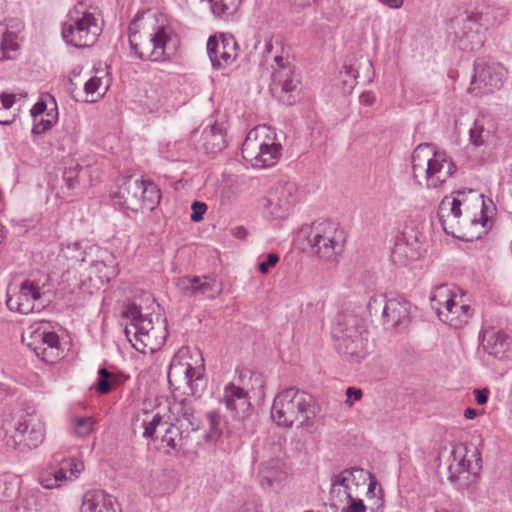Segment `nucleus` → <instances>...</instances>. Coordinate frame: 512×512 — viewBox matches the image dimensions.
<instances>
[{
    "label": "nucleus",
    "mask_w": 512,
    "mask_h": 512,
    "mask_svg": "<svg viewBox=\"0 0 512 512\" xmlns=\"http://www.w3.org/2000/svg\"><path fill=\"white\" fill-rule=\"evenodd\" d=\"M378 1L381 2L383 5H386L392 9L400 8L404 2L403 0H378Z\"/></svg>",
    "instance_id": "obj_54"
},
{
    "label": "nucleus",
    "mask_w": 512,
    "mask_h": 512,
    "mask_svg": "<svg viewBox=\"0 0 512 512\" xmlns=\"http://www.w3.org/2000/svg\"><path fill=\"white\" fill-rule=\"evenodd\" d=\"M103 18L97 6L79 1L62 25L64 41L77 48L93 46L103 30Z\"/></svg>",
    "instance_id": "obj_7"
},
{
    "label": "nucleus",
    "mask_w": 512,
    "mask_h": 512,
    "mask_svg": "<svg viewBox=\"0 0 512 512\" xmlns=\"http://www.w3.org/2000/svg\"><path fill=\"white\" fill-rule=\"evenodd\" d=\"M200 282V277H181L177 280L176 286L177 288L185 295H196L199 293L198 287Z\"/></svg>",
    "instance_id": "obj_43"
},
{
    "label": "nucleus",
    "mask_w": 512,
    "mask_h": 512,
    "mask_svg": "<svg viewBox=\"0 0 512 512\" xmlns=\"http://www.w3.org/2000/svg\"><path fill=\"white\" fill-rule=\"evenodd\" d=\"M298 188L287 182L274 187L269 193L267 209L274 218H284L297 201Z\"/></svg>",
    "instance_id": "obj_25"
},
{
    "label": "nucleus",
    "mask_w": 512,
    "mask_h": 512,
    "mask_svg": "<svg viewBox=\"0 0 512 512\" xmlns=\"http://www.w3.org/2000/svg\"><path fill=\"white\" fill-rule=\"evenodd\" d=\"M26 96V93H2L0 95V124L9 125L15 121L20 111L18 102Z\"/></svg>",
    "instance_id": "obj_31"
},
{
    "label": "nucleus",
    "mask_w": 512,
    "mask_h": 512,
    "mask_svg": "<svg viewBox=\"0 0 512 512\" xmlns=\"http://www.w3.org/2000/svg\"><path fill=\"white\" fill-rule=\"evenodd\" d=\"M488 13L482 10L474 9L466 11L462 19V24L456 36L460 42V48L463 50H474L482 46L484 42V32L488 28Z\"/></svg>",
    "instance_id": "obj_22"
},
{
    "label": "nucleus",
    "mask_w": 512,
    "mask_h": 512,
    "mask_svg": "<svg viewBox=\"0 0 512 512\" xmlns=\"http://www.w3.org/2000/svg\"><path fill=\"white\" fill-rule=\"evenodd\" d=\"M66 249L67 250L73 249V250L79 251V250H81V246L79 243H72V244H68L66 246Z\"/></svg>",
    "instance_id": "obj_56"
},
{
    "label": "nucleus",
    "mask_w": 512,
    "mask_h": 512,
    "mask_svg": "<svg viewBox=\"0 0 512 512\" xmlns=\"http://www.w3.org/2000/svg\"><path fill=\"white\" fill-rule=\"evenodd\" d=\"M476 416H477V411L475 409L467 408L464 411V417L466 419H474Z\"/></svg>",
    "instance_id": "obj_55"
},
{
    "label": "nucleus",
    "mask_w": 512,
    "mask_h": 512,
    "mask_svg": "<svg viewBox=\"0 0 512 512\" xmlns=\"http://www.w3.org/2000/svg\"><path fill=\"white\" fill-rule=\"evenodd\" d=\"M172 30L161 15L147 11L138 14L129 26L131 50L141 60L164 61Z\"/></svg>",
    "instance_id": "obj_3"
},
{
    "label": "nucleus",
    "mask_w": 512,
    "mask_h": 512,
    "mask_svg": "<svg viewBox=\"0 0 512 512\" xmlns=\"http://www.w3.org/2000/svg\"><path fill=\"white\" fill-rule=\"evenodd\" d=\"M367 308L372 315H381L383 324L389 328L405 325L410 320V305L402 298H387L383 294L370 297Z\"/></svg>",
    "instance_id": "obj_20"
},
{
    "label": "nucleus",
    "mask_w": 512,
    "mask_h": 512,
    "mask_svg": "<svg viewBox=\"0 0 512 512\" xmlns=\"http://www.w3.org/2000/svg\"><path fill=\"white\" fill-rule=\"evenodd\" d=\"M57 112L56 106L50 109L49 112L45 113L42 117L38 118L37 121H34V125L32 128V132L34 134H42L48 129H50L54 123L57 121Z\"/></svg>",
    "instance_id": "obj_42"
},
{
    "label": "nucleus",
    "mask_w": 512,
    "mask_h": 512,
    "mask_svg": "<svg viewBox=\"0 0 512 512\" xmlns=\"http://www.w3.org/2000/svg\"><path fill=\"white\" fill-rule=\"evenodd\" d=\"M81 512H120L115 497L102 491H87L82 500Z\"/></svg>",
    "instance_id": "obj_28"
},
{
    "label": "nucleus",
    "mask_w": 512,
    "mask_h": 512,
    "mask_svg": "<svg viewBox=\"0 0 512 512\" xmlns=\"http://www.w3.org/2000/svg\"><path fill=\"white\" fill-rule=\"evenodd\" d=\"M46 108V104L43 101H39L33 106L31 109V115L34 121H37L38 118L45 114Z\"/></svg>",
    "instance_id": "obj_50"
},
{
    "label": "nucleus",
    "mask_w": 512,
    "mask_h": 512,
    "mask_svg": "<svg viewBox=\"0 0 512 512\" xmlns=\"http://www.w3.org/2000/svg\"><path fill=\"white\" fill-rule=\"evenodd\" d=\"M56 470L65 476V481L73 480L84 470V463L81 460L70 458L63 460Z\"/></svg>",
    "instance_id": "obj_38"
},
{
    "label": "nucleus",
    "mask_w": 512,
    "mask_h": 512,
    "mask_svg": "<svg viewBox=\"0 0 512 512\" xmlns=\"http://www.w3.org/2000/svg\"><path fill=\"white\" fill-rule=\"evenodd\" d=\"M242 156L253 167L266 168L275 165L281 157L282 146L276 133L262 125L250 130L242 144Z\"/></svg>",
    "instance_id": "obj_13"
},
{
    "label": "nucleus",
    "mask_w": 512,
    "mask_h": 512,
    "mask_svg": "<svg viewBox=\"0 0 512 512\" xmlns=\"http://www.w3.org/2000/svg\"><path fill=\"white\" fill-rule=\"evenodd\" d=\"M125 315L131 320L125 334L132 346L141 353L159 350L167 338L166 320L160 314H142L136 305H130Z\"/></svg>",
    "instance_id": "obj_8"
},
{
    "label": "nucleus",
    "mask_w": 512,
    "mask_h": 512,
    "mask_svg": "<svg viewBox=\"0 0 512 512\" xmlns=\"http://www.w3.org/2000/svg\"><path fill=\"white\" fill-rule=\"evenodd\" d=\"M307 240L319 258L334 261L343 251L345 236L337 223L319 220L312 223Z\"/></svg>",
    "instance_id": "obj_16"
},
{
    "label": "nucleus",
    "mask_w": 512,
    "mask_h": 512,
    "mask_svg": "<svg viewBox=\"0 0 512 512\" xmlns=\"http://www.w3.org/2000/svg\"><path fill=\"white\" fill-rule=\"evenodd\" d=\"M265 53L267 61L272 59L274 62L271 65V90L278 94L284 103L292 104L290 93L297 90L299 81L291 65L288 51L279 39H270L265 43Z\"/></svg>",
    "instance_id": "obj_14"
},
{
    "label": "nucleus",
    "mask_w": 512,
    "mask_h": 512,
    "mask_svg": "<svg viewBox=\"0 0 512 512\" xmlns=\"http://www.w3.org/2000/svg\"><path fill=\"white\" fill-rule=\"evenodd\" d=\"M345 69H346L347 74L350 73V71H351L350 69H348V68H345Z\"/></svg>",
    "instance_id": "obj_58"
},
{
    "label": "nucleus",
    "mask_w": 512,
    "mask_h": 512,
    "mask_svg": "<svg viewBox=\"0 0 512 512\" xmlns=\"http://www.w3.org/2000/svg\"><path fill=\"white\" fill-rule=\"evenodd\" d=\"M459 290L456 287L444 284L437 286L430 296L431 307L438 308L439 304L444 301H452V297H456Z\"/></svg>",
    "instance_id": "obj_37"
},
{
    "label": "nucleus",
    "mask_w": 512,
    "mask_h": 512,
    "mask_svg": "<svg viewBox=\"0 0 512 512\" xmlns=\"http://www.w3.org/2000/svg\"><path fill=\"white\" fill-rule=\"evenodd\" d=\"M65 481V476L61 474V472H58L57 470H54L52 472L47 473L41 478V485L46 489H53L56 487H59L62 482Z\"/></svg>",
    "instance_id": "obj_45"
},
{
    "label": "nucleus",
    "mask_w": 512,
    "mask_h": 512,
    "mask_svg": "<svg viewBox=\"0 0 512 512\" xmlns=\"http://www.w3.org/2000/svg\"><path fill=\"white\" fill-rule=\"evenodd\" d=\"M22 341L46 363H55L62 356L58 335L51 331L47 323L30 325L22 334Z\"/></svg>",
    "instance_id": "obj_19"
},
{
    "label": "nucleus",
    "mask_w": 512,
    "mask_h": 512,
    "mask_svg": "<svg viewBox=\"0 0 512 512\" xmlns=\"http://www.w3.org/2000/svg\"><path fill=\"white\" fill-rule=\"evenodd\" d=\"M208 427L204 435L206 443L214 444L217 443L223 435L224 424L221 415L216 411H210L207 413Z\"/></svg>",
    "instance_id": "obj_34"
},
{
    "label": "nucleus",
    "mask_w": 512,
    "mask_h": 512,
    "mask_svg": "<svg viewBox=\"0 0 512 512\" xmlns=\"http://www.w3.org/2000/svg\"><path fill=\"white\" fill-rule=\"evenodd\" d=\"M49 282L47 274L42 275L38 280H24L17 291L8 293L6 300L7 307L11 311L21 314H29L40 311L45 307L43 297L46 293L45 288Z\"/></svg>",
    "instance_id": "obj_18"
},
{
    "label": "nucleus",
    "mask_w": 512,
    "mask_h": 512,
    "mask_svg": "<svg viewBox=\"0 0 512 512\" xmlns=\"http://www.w3.org/2000/svg\"><path fill=\"white\" fill-rule=\"evenodd\" d=\"M203 145L207 152L215 153L225 147L224 132L221 128L213 125L203 131Z\"/></svg>",
    "instance_id": "obj_33"
},
{
    "label": "nucleus",
    "mask_w": 512,
    "mask_h": 512,
    "mask_svg": "<svg viewBox=\"0 0 512 512\" xmlns=\"http://www.w3.org/2000/svg\"><path fill=\"white\" fill-rule=\"evenodd\" d=\"M172 416L161 414L159 409L141 410L132 420L135 434L160 439L164 447L172 450L191 452L196 447L198 423L193 408L185 402L169 407Z\"/></svg>",
    "instance_id": "obj_1"
},
{
    "label": "nucleus",
    "mask_w": 512,
    "mask_h": 512,
    "mask_svg": "<svg viewBox=\"0 0 512 512\" xmlns=\"http://www.w3.org/2000/svg\"><path fill=\"white\" fill-rule=\"evenodd\" d=\"M482 345L489 354L504 358L508 357L512 350V339L502 331L486 329L483 333Z\"/></svg>",
    "instance_id": "obj_29"
},
{
    "label": "nucleus",
    "mask_w": 512,
    "mask_h": 512,
    "mask_svg": "<svg viewBox=\"0 0 512 512\" xmlns=\"http://www.w3.org/2000/svg\"><path fill=\"white\" fill-rule=\"evenodd\" d=\"M64 181L69 190H76L79 186L78 174H75L74 171L65 172Z\"/></svg>",
    "instance_id": "obj_49"
},
{
    "label": "nucleus",
    "mask_w": 512,
    "mask_h": 512,
    "mask_svg": "<svg viewBox=\"0 0 512 512\" xmlns=\"http://www.w3.org/2000/svg\"><path fill=\"white\" fill-rule=\"evenodd\" d=\"M440 469L447 471L450 481L463 480L470 482L482 468L481 453L474 446L462 443L453 445L449 451H444L440 456Z\"/></svg>",
    "instance_id": "obj_15"
},
{
    "label": "nucleus",
    "mask_w": 512,
    "mask_h": 512,
    "mask_svg": "<svg viewBox=\"0 0 512 512\" xmlns=\"http://www.w3.org/2000/svg\"><path fill=\"white\" fill-rule=\"evenodd\" d=\"M366 492L371 510L383 504L382 488L371 473L362 468H350L334 475L331 479L330 497L333 504L358 497Z\"/></svg>",
    "instance_id": "obj_6"
},
{
    "label": "nucleus",
    "mask_w": 512,
    "mask_h": 512,
    "mask_svg": "<svg viewBox=\"0 0 512 512\" xmlns=\"http://www.w3.org/2000/svg\"><path fill=\"white\" fill-rule=\"evenodd\" d=\"M22 29V22L18 19L0 23V61L14 58V53L19 48L18 36Z\"/></svg>",
    "instance_id": "obj_27"
},
{
    "label": "nucleus",
    "mask_w": 512,
    "mask_h": 512,
    "mask_svg": "<svg viewBox=\"0 0 512 512\" xmlns=\"http://www.w3.org/2000/svg\"><path fill=\"white\" fill-rule=\"evenodd\" d=\"M484 199L477 191H455L439 204L438 217L444 231L459 239L472 240L485 232L488 216Z\"/></svg>",
    "instance_id": "obj_2"
},
{
    "label": "nucleus",
    "mask_w": 512,
    "mask_h": 512,
    "mask_svg": "<svg viewBox=\"0 0 512 512\" xmlns=\"http://www.w3.org/2000/svg\"><path fill=\"white\" fill-rule=\"evenodd\" d=\"M71 423L74 435L80 438L90 435L95 426V422L91 417H73Z\"/></svg>",
    "instance_id": "obj_39"
},
{
    "label": "nucleus",
    "mask_w": 512,
    "mask_h": 512,
    "mask_svg": "<svg viewBox=\"0 0 512 512\" xmlns=\"http://www.w3.org/2000/svg\"><path fill=\"white\" fill-rule=\"evenodd\" d=\"M238 45L232 35L210 36L207 41V54L214 69L231 65L238 56Z\"/></svg>",
    "instance_id": "obj_23"
},
{
    "label": "nucleus",
    "mask_w": 512,
    "mask_h": 512,
    "mask_svg": "<svg viewBox=\"0 0 512 512\" xmlns=\"http://www.w3.org/2000/svg\"><path fill=\"white\" fill-rule=\"evenodd\" d=\"M279 261V256L275 253H270L267 259L258 264V270L262 274H267L272 267H274Z\"/></svg>",
    "instance_id": "obj_47"
},
{
    "label": "nucleus",
    "mask_w": 512,
    "mask_h": 512,
    "mask_svg": "<svg viewBox=\"0 0 512 512\" xmlns=\"http://www.w3.org/2000/svg\"><path fill=\"white\" fill-rule=\"evenodd\" d=\"M490 136V131L487 130L480 120H476L469 131L470 143L475 147H480L486 144Z\"/></svg>",
    "instance_id": "obj_40"
},
{
    "label": "nucleus",
    "mask_w": 512,
    "mask_h": 512,
    "mask_svg": "<svg viewBox=\"0 0 512 512\" xmlns=\"http://www.w3.org/2000/svg\"><path fill=\"white\" fill-rule=\"evenodd\" d=\"M204 364L199 351L181 347L171 360L168 382L187 395H198L204 388Z\"/></svg>",
    "instance_id": "obj_9"
},
{
    "label": "nucleus",
    "mask_w": 512,
    "mask_h": 512,
    "mask_svg": "<svg viewBox=\"0 0 512 512\" xmlns=\"http://www.w3.org/2000/svg\"><path fill=\"white\" fill-rule=\"evenodd\" d=\"M46 435V426L41 415L33 412L19 417L12 430L6 431V444L13 448L34 449L40 446Z\"/></svg>",
    "instance_id": "obj_17"
},
{
    "label": "nucleus",
    "mask_w": 512,
    "mask_h": 512,
    "mask_svg": "<svg viewBox=\"0 0 512 512\" xmlns=\"http://www.w3.org/2000/svg\"><path fill=\"white\" fill-rule=\"evenodd\" d=\"M346 396L348 398L347 401H346V404L348 406H352L353 402H351L350 399H354L356 401L360 400L361 397H362V391L360 389H357V388H354V387H349L346 390Z\"/></svg>",
    "instance_id": "obj_51"
},
{
    "label": "nucleus",
    "mask_w": 512,
    "mask_h": 512,
    "mask_svg": "<svg viewBox=\"0 0 512 512\" xmlns=\"http://www.w3.org/2000/svg\"><path fill=\"white\" fill-rule=\"evenodd\" d=\"M199 294L209 299H214L219 296L223 291V283L216 277L204 276L200 277Z\"/></svg>",
    "instance_id": "obj_36"
},
{
    "label": "nucleus",
    "mask_w": 512,
    "mask_h": 512,
    "mask_svg": "<svg viewBox=\"0 0 512 512\" xmlns=\"http://www.w3.org/2000/svg\"><path fill=\"white\" fill-rule=\"evenodd\" d=\"M271 416L280 427L309 428L316 416L315 401L300 389L286 388L275 396Z\"/></svg>",
    "instance_id": "obj_5"
},
{
    "label": "nucleus",
    "mask_w": 512,
    "mask_h": 512,
    "mask_svg": "<svg viewBox=\"0 0 512 512\" xmlns=\"http://www.w3.org/2000/svg\"><path fill=\"white\" fill-rule=\"evenodd\" d=\"M239 381V384L228 383L224 387L222 401L233 419L244 421L253 411L251 394L264 397L265 380L261 374L248 371L241 374Z\"/></svg>",
    "instance_id": "obj_11"
},
{
    "label": "nucleus",
    "mask_w": 512,
    "mask_h": 512,
    "mask_svg": "<svg viewBox=\"0 0 512 512\" xmlns=\"http://www.w3.org/2000/svg\"><path fill=\"white\" fill-rule=\"evenodd\" d=\"M212 12L215 15L233 14L239 7L241 0H209Z\"/></svg>",
    "instance_id": "obj_41"
},
{
    "label": "nucleus",
    "mask_w": 512,
    "mask_h": 512,
    "mask_svg": "<svg viewBox=\"0 0 512 512\" xmlns=\"http://www.w3.org/2000/svg\"><path fill=\"white\" fill-rule=\"evenodd\" d=\"M335 506H340V512H373L370 506H366L363 500L358 497H352V499H346L341 504H334Z\"/></svg>",
    "instance_id": "obj_44"
},
{
    "label": "nucleus",
    "mask_w": 512,
    "mask_h": 512,
    "mask_svg": "<svg viewBox=\"0 0 512 512\" xmlns=\"http://www.w3.org/2000/svg\"><path fill=\"white\" fill-rule=\"evenodd\" d=\"M110 83L111 79L106 68L94 69L84 82L81 100L87 103L97 102L106 94Z\"/></svg>",
    "instance_id": "obj_26"
},
{
    "label": "nucleus",
    "mask_w": 512,
    "mask_h": 512,
    "mask_svg": "<svg viewBox=\"0 0 512 512\" xmlns=\"http://www.w3.org/2000/svg\"><path fill=\"white\" fill-rule=\"evenodd\" d=\"M332 336L336 350L351 362L361 361L369 352L368 332L355 315L340 316Z\"/></svg>",
    "instance_id": "obj_12"
},
{
    "label": "nucleus",
    "mask_w": 512,
    "mask_h": 512,
    "mask_svg": "<svg viewBox=\"0 0 512 512\" xmlns=\"http://www.w3.org/2000/svg\"><path fill=\"white\" fill-rule=\"evenodd\" d=\"M471 316L472 309L470 305L465 302L463 296L456 302L455 305H453L447 312L444 313V317L441 319V321L457 329L467 324Z\"/></svg>",
    "instance_id": "obj_32"
},
{
    "label": "nucleus",
    "mask_w": 512,
    "mask_h": 512,
    "mask_svg": "<svg viewBox=\"0 0 512 512\" xmlns=\"http://www.w3.org/2000/svg\"><path fill=\"white\" fill-rule=\"evenodd\" d=\"M463 296V294L459 293L456 295V297H452V301H444L439 304L438 308H433L439 319L441 320L444 317V313L447 312L453 305H455L456 302Z\"/></svg>",
    "instance_id": "obj_48"
},
{
    "label": "nucleus",
    "mask_w": 512,
    "mask_h": 512,
    "mask_svg": "<svg viewBox=\"0 0 512 512\" xmlns=\"http://www.w3.org/2000/svg\"><path fill=\"white\" fill-rule=\"evenodd\" d=\"M474 395L476 401L479 405H484L488 399V390L487 389H476L474 390Z\"/></svg>",
    "instance_id": "obj_52"
},
{
    "label": "nucleus",
    "mask_w": 512,
    "mask_h": 512,
    "mask_svg": "<svg viewBox=\"0 0 512 512\" xmlns=\"http://www.w3.org/2000/svg\"><path fill=\"white\" fill-rule=\"evenodd\" d=\"M259 478L264 488L280 484L286 478L284 462L279 458L263 461L259 468Z\"/></svg>",
    "instance_id": "obj_30"
},
{
    "label": "nucleus",
    "mask_w": 512,
    "mask_h": 512,
    "mask_svg": "<svg viewBox=\"0 0 512 512\" xmlns=\"http://www.w3.org/2000/svg\"><path fill=\"white\" fill-rule=\"evenodd\" d=\"M456 172L452 158L430 144H420L411 155V174L414 182L425 189L442 187Z\"/></svg>",
    "instance_id": "obj_4"
},
{
    "label": "nucleus",
    "mask_w": 512,
    "mask_h": 512,
    "mask_svg": "<svg viewBox=\"0 0 512 512\" xmlns=\"http://www.w3.org/2000/svg\"><path fill=\"white\" fill-rule=\"evenodd\" d=\"M118 273L115 256L107 251L101 250L96 258L87 268V277L91 286L100 288L105 283L110 282Z\"/></svg>",
    "instance_id": "obj_24"
},
{
    "label": "nucleus",
    "mask_w": 512,
    "mask_h": 512,
    "mask_svg": "<svg viewBox=\"0 0 512 512\" xmlns=\"http://www.w3.org/2000/svg\"><path fill=\"white\" fill-rule=\"evenodd\" d=\"M192 213H191V220L194 222H199L203 219V215L205 214L207 210V205L203 202L194 201L191 206Z\"/></svg>",
    "instance_id": "obj_46"
},
{
    "label": "nucleus",
    "mask_w": 512,
    "mask_h": 512,
    "mask_svg": "<svg viewBox=\"0 0 512 512\" xmlns=\"http://www.w3.org/2000/svg\"><path fill=\"white\" fill-rule=\"evenodd\" d=\"M231 234L237 239H245L248 232L243 226H236L231 229Z\"/></svg>",
    "instance_id": "obj_53"
},
{
    "label": "nucleus",
    "mask_w": 512,
    "mask_h": 512,
    "mask_svg": "<svg viewBox=\"0 0 512 512\" xmlns=\"http://www.w3.org/2000/svg\"><path fill=\"white\" fill-rule=\"evenodd\" d=\"M241 512H261L260 509L256 506L247 507Z\"/></svg>",
    "instance_id": "obj_57"
},
{
    "label": "nucleus",
    "mask_w": 512,
    "mask_h": 512,
    "mask_svg": "<svg viewBox=\"0 0 512 512\" xmlns=\"http://www.w3.org/2000/svg\"><path fill=\"white\" fill-rule=\"evenodd\" d=\"M506 79V69L498 62L478 60L469 93L475 96L492 93L502 87Z\"/></svg>",
    "instance_id": "obj_21"
},
{
    "label": "nucleus",
    "mask_w": 512,
    "mask_h": 512,
    "mask_svg": "<svg viewBox=\"0 0 512 512\" xmlns=\"http://www.w3.org/2000/svg\"><path fill=\"white\" fill-rule=\"evenodd\" d=\"M111 198L122 209L144 212L154 210L160 203L161 195L154 183L129 176L117 181Z\"/></svg>",
    "instance_id": "obj_10"
},
{
    "label": "nucleus",
    "mask_w": 512,
    "mask_h": 512,
    "mask_svg": "<svg viewBox=\"0 0 512 512\" xmlns=\"http://www.w3.org/2000/svg\"><path fill=\"white\" fill-rule=\"evenodd\" d=\"M98 380L95 384V389L101 394H107L112 389L120 385L121 379L119 376L110 373L107 369L101 368L98 370Z\"/></svg>",
    "instance_id": "obj_35"
}]
</instances>
